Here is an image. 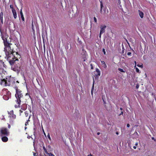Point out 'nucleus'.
I'll use <instances>...</instances> for the list:
<instances>
[{"mask_svg": "<svg viewBox=\"0 0 156 156\" xmlns=\"http://www.w3.org/2000/svg\"><path fill=\"white\" fill-rule=\"evenodd\" d=\"M2 38L3 41V42L5 46L4 51L5 52L6 57L7 60H8V58L10 56L9 55H11L12 54V50L11 49L9 44L7 41L6 38L8 37L7 36H5V37L2 36Z\"/></svg>", "mask_w": 156, "mask_h": 156, "instance_id": "1", "label": "nucleus"}, {"mask_svg": "<svg viewBox=\"0 0 156 156\" xmlns=\"http://www.w3.org/2000/svg\"><path fill=\"white\" fill-rule=\"evenodd\" d=\"M15 96L16 98V102L17 103V105H15V107L16 108L19 107H20V102L23 98V95L21 93V91L19 90H16V93L15 94Z\"/></svg>", "mask_w": 156, "mask_h": 156, "instance_id": "2", "label": "nucleus"}, {"mask_svg": "<svg viewBox=\"0 0 156 156\" xmlns=\"http://www.w3.org/2000/svg\"><path fill=\"white\" fill-rule=\"evenodd\" d=\"M0 84L4 86H9L10 84L9 79L7 78L6 79H3L2 80Z\"/></svg>", "mask_w": 156, "mask_h": 156, "instance_id": "3", "label": "nucleus"}, {"mask_svg": "<svg viewBox=\"0 0 156 156\" xmlns=\"http://www.w3.org/2000/svg\"><path fill=\"white\" fill-rule=\"evenodd\" d=\"M5 91L7 93L6 94H5L3 98L5 100H7L9 99L11 96V93L7 89L3 90V92Z\"/></svg>", "mask_w": 156, "mask_h": 156, "instance_id": "4", "label": "nucleus"}, {"mask_svg": "<svg viewBox=\"0 0 156 156\" xmlns=\"http://www.w3.org/2000/svg\"><path fill=\"white\" fill-rule=\"evenodd\" d=\"M0 132L2 135L8 136L9 134V132L7 129L5 128H1Z\"/></svg>", "mask_w": 156, "mask_h": 156, "instance_id": "5", "label": "nucleus"}, {"mask_svg": "<svg viewBox=\"0 0 156 156\" xmlns=\"http://www.w3.org/2000/svg\"><path fill=\"white\" fill-rule=\"evenodd\" d=\"M106 27L105 25H101L100 26V28L101 29L100 33H103L105 32V30Z\"/></svg>", "mask_w": 156, "mask_h": 156, "instance_id": "6", "label": "nucleus"}, {"mask_svg": "<svg viewBox=\"0 0 156 156\" xmlns=\"http://www.w3.org/2000/svg\"><path fill=\"white\" fill-rule=\"evenodd\" d=\"M9 114V116L13 119H15L16 117V115L14 114L12 110L8 112Z\"/></svg>", "mask_w": 156, "mask_h": 156, "instance_id": "7", "label": "nucleus"}, {"mask_svg": "<svg viewBox=\"0 0 156 156\" xmlns=\"http://www.w3.org/2000/svg\"><path fill=\"white\" fill-rule=\"evenodd\" d=\"M138 13L140 18H143L144 17L143 12H142L140 11V10H138Z\"/></svg>", "mask_w": 156, "mask_h": 156, "instance_id": "8", "label": "nucleus"}, {"mask_svg": "<svg viewBox=\"0 0 156 156\" xmlns=\"http://www.w3.org/2000/svg\"><path fill=\"white\" fill-rule=\"evenodd\" d=\"M96 73L95 74V75H96V77L98 78L99 77V76H100V71L99 69H97L96 70Z\"/></svg>", "mask_w": 156, "mask_h": 156, "instance_id": "9", "label": "nucleus"}, {"mask_svg": "<svg viewBox=\"0 0 156 156\" xmlns=\"http://www.w3.org/2000/svg\"><path fill=\"white\" fill-rule=\"evenodd\" d=\"M12 11L13 14L14 18V19H16L17 18V14L16 10L15 9H13Z\"/></svg>", "mask_w": 156, "mask_h": 156, "instance_id": "10", "label": "nucleus"}, {"mask_svg": "<svg viewBox=\"0 0 156 156\" xmlns=\"http://www.w3.org/2000/svg\"><path fill=\"white\" fill-rule=\"evenodd\" d=\"M17 60V59L16 58H13V59L12 60H10L9 61V62L11 65H12L14 62L16 60Z\"/></svg>", "mask_w": 156, "mask_h": 156, "instance_id": "11", "label": "nucleus"}, {"mask_svg": "<svg viewBox=\"0 0 156 156\" xmlns=\"http://www.w3.org/2000/svg\"><path fill=\"white\" fill-rule=\"evenodd\" d=\"M101 64L102 66L104 68H106L107 67V65L104 61H101Z\"/></svg>", "mask_w": 156, "mask_h": 156, "instance_id": "12", "label": "nucleus"}, {"mask_svg": "<svg viewBox=\"0 0 156 156\" xmlns=\"http://www.w3.org/2000/svg\"><path fill=\"white\" fill-rule=\"evenodd\" d=\"M2 140L3 142H6L8 140V138L6 136H4L2 138Z\"/></svg>", "mask_w": 156, "mask_h": 156, "instance_id": "13", "label": "nucleus"}, {"mask_svg": "<svg viewBox=\"0 0 156 156\" xmlns=\"http://www.w3.org/2000/svg\"><path fill=\"white\" fill-rule=\"evenodd\" d=\"M20 14L21 15V18H22V19L23 21H24V18L23 16V13L22 12V9H21L20 12Z\"/></svg>", "mask_w": 156, "mask_h": 156, "instance_id": "14", "label": "nucleus"}, {"mask_svg": "<svg viewBox=\"0 0 156 156\" xmlns=\"http://www.w3.org/2000/svg\"><path fill=\"white\" fill-rule=\"evenodd\" d=\"M3 14L2 12H1L0 13V19L2 23L3 22Z\"/></svg>", "mask_w": 156, "mask_h": 156, "instance_id": "15", "label": "nucleus"}, {"mask_svg": "<svg viewBox=\"0 0 156 156\" xmlns=\"http://www.w3.org/2000/svg\"><path fill=\"white\" fill-rule=\"evenodd\" d=\"M138 145V142L136 143L135 146H134L133 147V148L135 149H136V147Z\"/></svg>", "mask_w": 156, "mask_h": 156, "instance_id": "16", "label": "nucleus"}, {"mask_svg": "<svg viewBox=\"0 0 156 156\" xmlns=\"http://www.w3.org/2000/svg\"><path fill=\"white\" fill-rule=\"evenodd\" d=\"M118 70L121 72H123V73L125 72V71L123 70L121 68H119Z\"/></svg>", "mask_w": 156, "mask_h": 156, "instance_id": "17", "label": "nucleus"}, {"mask_svg": "<svg viewBox=\"0 0 156 156\" xmlns=\"http://www.w3.org/2000/svg\"><path fill=\"white\" fill-rule=\"evenodd\" d=\"M43 149H44V152L48 154V152H47V150L46 149V148H45V147L43 146Z\"/></svg>", "mask_w": 156, "mask_h": 156, "instance_id": "18", "label": "nucleus"}, {"mask_svg": "<svg viewBox=\"0 0 156 156\" xmlns=\"http://www.w3.org/2000/svg\"><path fill=\"white\" fill-rule=\"evenodd\" d=\"M25 115L26 117H27L28 115V112L26 111L25 112Z\"/></svg>", "mask_w": 156, "mask_h": 156, "instance_id": "19", "label": "nucleus"}, {"mask_svg": "<svg viewBox=\"0 0 156 156\" xmlns=\"http://www.w3.org/2000/svg\"><path fill=\"white\" fill-rule=\"evenodd\" d=\"M137 66L138 67H140L141 68H142L143 67L142 64H138V65H137Z\"/></svg>", "mask_w": 156, "mask_h": 156, "instance_id": "20", "label": "nucleus"}, {"mask_svg": "<svg viewBox=\"0 0 156 156\" xmlns=\"http://www.w3.org/2000/svg\"><path fill=\"white\" fill-rule=\"evenodd\" d=\"M47 137H48V138L49 139V140H51V138L50 137V135H49V134L47 135Z\"/></svg>", "mask_w": 156, "mask_h": 156, "instance_id": "21", "label": "nucleus"}, {"mask_svg": "<svg viewBox=\"0 0 156 156\" xmlns=\"http://www.w3.org/2000/svg\"><path fill=\"white\" fill-rule=\"evenodd\" d=\"M103 52H104V53L105 55L106 54V52L105 51V50L104 48H103L102 49Z\"/></svg>", "mask_w": 156, "mask_h": 156, "instance_id": "22", "label": "nucleus"}, {"mask_svg": "<svg viewBox=\"0 0 156 156\" xmlns=\"http://www.w3.org/2000/svg\"><path fill=\"white\" fill-rule=\"evenodd\" d=\"M94 83H93V86H92V92L93 91V90L94 89Z\"/></svg>", "mask_w": 156, "mask_h": 156, "instance_id": "23", "label": "nucleus"}, {"mask_svg": "<svg viewBox=\"0 0 156 156\" xmlns=\"http://www.w3.org/2000/svg\"><path fill=\"white\" fill-rule=\"evenodd\" d=\"M136 71L137 72L139 73V70L137 68H136Z\"/></svg>", "mask_w": 156, "mask_h": 156, "instance_id": "24", "label": "nucleus"}, {"mask_svg": "<svg viewBox=\"0 0 156 156\" xmlns=\"http://www.w3.org/2000/svg\"><path fill=\"white\" fill-rule=\"evenodd\" d=\"M94 22H95L96 23H97V19H96V17H94Z\"/></svg>", "mask_w": 156, "mask_h": 156, "instance_id": "25", "label": "nucleus"}, {"mask_svg": "<svg viewBox=\"0 0 156 156\" xmlns=\"http://www.w3.org/2000/svg\"><path fill=\"white\" fill-rule=\"evenodd\" d=\"M48 154H49V156H55V155H53V154H52L51 153H48Z\"/></svg>", "mask_w": 156, "mask_h": 156, "instance_id": "26", "label": "nucleus"}, {"mask_svg": "<svg viewBox=\"0 0 156 156\" xmlns=\"http://www.w3.org/2000/svg\"><path fill=\"white\" fill-rule=\"evenodd\" d=\"M10 8L12 9H12H14L13 7V6L12 5H10Z\"/></svg>", "mask_w": 156, "mask_h": 156, "instance_id": "27", "label": "nucleus"}, {"mask_svg": "<svg viewBox=\"0 0 156 156\" xmlns=\"http://www.w3.org/2000/svg\"><path fill=\"white\" fill-rule=\"evenodd\" d=\"M37 153H33V155L34 156H37Z\"/></svg>", "mask_w": 156, "mask_h": 156, "instance_id": "28", "label": "nucleus"}, {"mask_svg": "<svg viewBox=\"0 0 156 156\" xmlns=\"http://www.w3.org/2000/svg\"><path fill=\"white\" fill-rule=\"evenodd\" d=\"M131 53L130 52H128V53H127V55H131Z\"/></svg>", "mask_w": 156, "mask_h": 156, "instance_id": "29", "label": "nucleus"}, {"mask_svg": "<svg viewBox=\"0 0 156 156\" xmlns=\"http://www.w3.org/2000/svg\"><path fill=\"white\" fill-rule=\"evenodd\" d=\"M20 115H21V113H22L23 112V111H22L21 110H20Z\"/></svg>", "mask_w": 156, "mask_h": 156, "instance_id": "30", "label": "nucleus"}, {"mask_svg": "<svg viewBox=\"0 0 156 156\" xmlns=\"http://www.w3.org/2000/svg\"><path fill=\"white\" fill-rule=\"evenodd\" d=\"M28 122H27L25 124V125L26 126H27V125H28Z\"/></svg>", "mask_w": 156, "mask_h": 156, "instance_id": "31", "label": "nucleus"}, {"mask_svg": "<svg viewBox=\"0 0 156 156\" xmlns=\"http://www.w3.org/2000/svg\"><path fill=\"white\" fill-rule=\"evenodd\" d=\"M102 34V33H100V34H99V37L100 38L101 37V34Z\"/></svg>", "mask_w": 156, "mask_h": 156, "instance_id": "32", "label": "nucleus"}, {"mask_svg": "<svg viewBox=\"0 0 156 156\" xmlns=\"http://www.w3.org/2000/svg\"><path fill=\"white\" fill-rule=\"evenodd\" d=\"M101 10H102V7H103V5L101 4Z\"/></svg>", "mask_w": 156, "mask_h": 156, "instance_id": "33", "label": "nucleus"}, {"mask_svg": "<svg viewBox=\"0 0 156 156\" xmlns=\"http://www.w3.org/2000/svg\"><path fill=\"white\" fill-rule=\"evenodd\" d=\"M30 115L29 116V119H28L27 120V122H28V121H30V120H29L30 118Z\"/></svg>", "mask_w": 156, "mask_h": 156, "instance_id": "34", "label": "nucleus"}, {"mask_svg": "<svg viewBox=\"0 0 156 156\" xmlns=\"http://www.w3.org/2000/svg\"><path fill=\"white\" fill-rule=\"evenodd\" d=\"M127 126L128 127H129L130 126V125L129 124H128L127 125Z\"/></svg>", "mask_w": 156, "mask_h": 156, "instance_id": "35", "label": "nucleus"}, {"mask_svg": "<svg viewBox=\"0 0 156 156\" xmlns=\"http://www.w3.org/2000/svg\"><path fill=\"white\" fill-rule=\"evenodd\" d=\"M118 1V2L119 4H120L121 2L120 0H117Z\"/></svg>", "mask_w": 156, "mask_h": 156, "instance_id": "36", "label": "nucleus"}, {"mask_svg": "<svg viewBox=\"0 0 156 156\" xmlns=\"http://www.w3.org/2000/svg\"><path fill=\"white\" fill-rule=\"evenodd\" d=\"M10 125H8V127L9 128H10Z\"/></svg>", "mask_w": 156, "mask_h": 156, "instance_id": "37", "label": "nucleus"}, {"mask_svg": "<svg viewBox=\"0 0 156 156\" xmlns=\"http://www.w3.org/2000/svg\"><path fill=\"white\" fill-rule=\"evenodd\" d=\"M31 25H32V29H33V23H32Z\"/></svg>", "mask_w": 156, "mask_h": 156, "instance_id": "38", "label": "nucleus"}, {"mask_svg": "<svg viewBox=\"0 0 156 156\" xmlns=\"http://www.w3.org/2000/svg\"><path fill=\"white\" fill-rule=\"evenodd\" d=\"M123 114V112H122L121 113L119 114V115H122Z\"/></svg>", "mask_w": 156, "mask_h": 156, "instance_id": "39", "label": "nucleus"}, {"mask_svg": "<svg viewBox=\"0 0 156 156\" xmlns=\"http://www.w3.org/2000/svg\"><path fill=\"white\" fill-rule=\"evenodd\" d=\"M100 134V133L99 132H98V133H97V134L98 135H99Z\"/></svg>", "mask_w": 156, "mask_h": 156, "instance_id": "40", "label": "nucleus"}, {"mask_svg": "<svg viewBox=\"0 0 156 156\" xmlns=\"http://www.w3.org/2000/svg\"><path fill=\"white\" fill-rule=\"evenodd\" d=\"M87 156H92V155L91 154H90L88 155Z\"/></svg>", "mask_w": 156, "mask_h": 156, "instance_id": "41", "label": "nucleus"}, {"mask_svg": "<svg viewBox=\"0 0 156 156\" xmlns=\"http://www.w3.org/2000/svg\"><path fill=\"white\" fill-rule=\"evenodd\" d=\"M116 134H117V135H118L119 134V133L118 132H116Z\"/></svg>", "mask_w": 156, "mask_h": 156, "instance_id": "42", "label": "nucleus"}, {"mask_svg": "<svg viewBox=\"0 0 156 156\" xmlns=\"http://www.w3.org/2000/svg\"><path fill=\"white\" fill-rule=\"evenodd\" d=\"M90 65H91V69H93V67H92V64H90Z\"/></svg>", "mask_w": 156, "mask_h": 156, "instance_id": "43", "label": "nucleus"}, {"mask_svg": "<svg viewBox=\"0 0 156 156\" xmlns=\"http://www.w3.org/2000/svg\"><path fill=\"white\" fill-rule=\"evenodd\" d=\"M138 87H139L138 86H136V88H138Z\"/></svg>", "mask_w": 156, "mask_h": 156, "instance_id": "44", "label": "nucleus"}, {"mask_svg": "<svg viewBox=\"0 0 156 156\" xmlns=\"http://www.w3.org/2000/svg\"><path fill=\"white\" fill-rule=\"evenodd\" d=\"M48 148H49L50 147V146H48Z\"/></svg>", "mask_w": 156, "mask_h": 156, "instance_id": "45", "label": "nucleus"}, {"mask_svg": "<svg viewBox=\"0 0 156 156\" xmlns=\"http://www.w3.org/2000/svg\"><path fill=\"white\" fill-rule=\"evenodd\" d=\"M120 109L121 110H122V108H120Z\"/></svg>", "mask_w": 156, "mask_h": 156, "instance_id": "46", "label": "nucleus"}, {"mask_svg": "<svg viewBox=\"0 0 156 156\" xmlns=\"http://www.w3.org/2000/svg\"><path fill=\"white\" fill-rule=\"evenodd\" d=\"M91 94H93V91H92V92L91 91Z\"/></svg>", "mask_w": 156, "mask_h": 156, "instance_id": "47", "label": "nucleus"}, {"mask_svg": "<svg viewBox=\"0 0 156 156\" xmlns=\"http://www.w3.org/2000/svg\"><path fill=\"white\" fill-rule=\"evenodd\" d=\"M124 50H123V51H122V53H124Z\"/></svg>", "mask_w": 156, "mask_h": 156, "instance_id": "48", "label": "nucleus"}, {"mask_svg": "<svg viewBox=\"0 0 156 156\" xmlns=\"http://www.w3.org/2000/svg\"><path fill=\"white\" fill-rule=\"evenodd\" d=\"M25 129H26L27 128V127H25Z\"/></svg>", "mask_w": 156, "mask_h": 156, "instance_id": "49", "label": "nucleus"}, {"mask_svg": "<svg viewBox=\"0 0 156 156\" xmlns=\"http://www.w3.org/2000/svg\"><path fill=\"white\" fill-rule=\"evenodd\" d=\"M135 64H136V61L135 62Z\"/></svg>", "mask_w": 156, "mask_h": 156, "instance_id": "50", "label": "nucleus"}, {"mask_svg": "<svg viewBox=\"0 0 156 156\" xmlns=\"http://www.w3.org/2000/svg\"><path fill=\"white\" fill-rule=\"evenodd\" d=\"M28 95V94H26V95Z\"/></svg>", "mask_w": 156, "mask_h": 156, "instance_id": "51", "label": "nucleus"}, {"mask_svg": "<svg viewBox=\"0 0 156 156\" xmlns=\"http://www.w3.org/2000/svg\"><path fill=\"white\" fill-rule=\"evenodd\" d=\"M17 83H19V82H18V81H17Z\"/></svg>", "mask_w": 156, "mask_h": 156, "instance_id": "52", "label": "nucleus"}, {"mask_svg": "<svg viewBox=\"0 0 156 156\" xmlns=\"http://www.w3.org/2000/svg\"><path fill=\"white\" fill-rule=\"evenodd\" d=\"M95 78H96L97 77H95Z\"/></svg>", "mask_w": 156, "mask_h": 156, "instance_id": "53", "label": "nucleus"}, {"mask_svg": "<svg viewBox=\"0 0 156 156\" xmlns=\"http://www.w3.org/2000/svg\"><path fill=\"white\" fill-rule=\"evenodd\" d=\"M44 133V134L45 135V133Z\"/></svg>", "mask_w": 156, "mask_h": 156, "instance_id": "54", "label": "nucleus"}, {"mask_svg": "<svg viewBox=\"0 0 156 156\" xmlns=\"http://www.w3.org/2000/svg\"><path fill=\"white\" fill-rule=\"evenodd\" d=\"M152 139H154V138H152Z\"/></svg>", "mask_w": 156, "mask_h": 156, "instance_id": "55", "label": "nucleus"}]
</instances>
